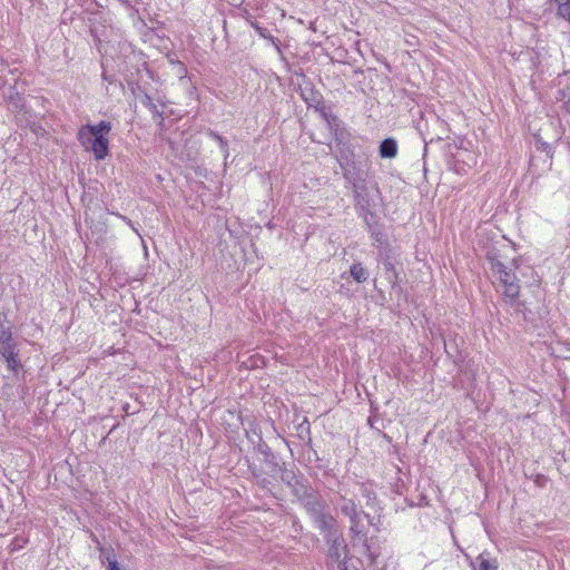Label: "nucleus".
<instances>
[{"instance_id": "nucleus-1", "label": "nucleus", "mask_w": 570, "mask_h": 570, "mask_svg": "<svg viewBox=\"0 0 570 570\" xmlns=\"http://www.w3.org/2000/svg\"><path fill=\"white\" fill-rule=\"evenodd\" d=\"M112 126L110 121L87 124L79 128L78 140L81 146L92 153L96 160H104L109 154V138Z\"/></svg>"}, {"instance_id": "nucleus-2", "label": "nucleus", "mask_w": 570, "mask_h": 570, "mask_svg": "<svg viewBox=\"0 0 570 570\" xmlns=\"http://www.w3.org/2000/svg\"><path fill=\"white\" fill-rule=\"evenodd\" d=\"M340 511L348 518L352 534H367L381 531L380 519L358 512L352 499L342 498L337 503Z\"/></svg>"}, {"instance_id": "nucleus-3", "label": "nucleus", "mask_w": 570, "mask_h": 570, "mask_svg": "<svg viewBox=\"0 0 570 570\" xmlns=\"http://www.w3.org/2000/svg\"><path fill=\"white\" fill-rule=\"evenodd\" d=\"M491 269L493 274L497 276L499 283L503 287V295L505 299L513 304L519 297L520 286L518 284V279L515 273L508 268L500 261L491 262Z\"/></svg>"}, {"instance_id": "nucleus-4", "label": "nucleus", "mask_w": 570, "mask_h": 570, "mask_svg": "<svg viewBox=\"0 0 570 570\" xmlns=\"http://www.w3.org/2000/svg\"><path fill=\"white\" fill-rule=\"evenodd\" d=\"M351 539L348 559L356 558L363 561V558H365L370 563H374L376 554L372 551L367 537H351Z\"/></svg>"}, {"instance_id": "nucleus-5", "label": "nucleus", "mask_w": 570, "mask_h": 570, "mask_svg": "<svg viewBox=\"0 0 570 570\" xmlns=\"http://www.w3.org/2000/svg\"><path fill=\"white\" fill-rule=\"evenodd\" d=\"M0 356L4 360L7 370L14 376L23 371V364L20 358L19 343L11 346L0 348Z\"/></svg>"}, {"instance_id": "nucleus-6", "label": "nucleus", "mask_w": 570, "mask_h": 570, "mask_svg": "<svg viewBox=\"0 0 570 570\" xmlns=\"http://www.w3.org/2000/svg\"><path fill=\"white\" fill-rule=\"evenodd\" d=\"M354 194L355 208L358 215L363 217L366 225L371 227V224L374 220V214L372 210L373 206L371 200L366 194H363L357 185H354Z\"/></svg>"}, {"instance_id": "nucleus-7", "label": "nucleus", "mask_w": 570, "mask_h": 570, "mask_svg": "<svg viewBox=\"0 0 570 570\" xmlns=\"http://www.w3.org/2000/svg\"><path fill=\"white\" fill-rule=\"evenodd\" d=\"M350 556V548L346 537H335L328 548L327 559L330 562L341 564L346 562Z\"/></svg>"}, {"instance_id": "nucleus-8", "label": "nucleus", "mask_w": 570, "mask_h": 570, "mask_svg": "<svg viewBox=\"0 0 570 570\" xmlns=\"http://www.w3.org/2000/svg\"><path fill=\"white\" fill-rule=\"evenodd\" d=\"M18 343L13 337L11 326L6 322L0 314V348L11 346Z\"/></svg>"}, {"instance_id": "nucleus-9", "label": "nucleus", "mask_w": 570, "mask_h": 570, "mask_svg": "<svg viewBox=\"0 0 570 570\" xmlns=\"http://www.w3.org/2000/svg\"><path fill=\"white\" fill-rule=\"evenodd\" d=\"M97 544L99 546V560L102 564L108 566L111 562H118V556L114 547L101 544L98 540Z\"/></svg>"}, {"instance_id": "nucleus-10", "label": "nucleus", "mask_w": 570, "mask_h": 570, "mask_svg": "<svg viewBox=\"0 0 570 570\" xmlns=\"http://www.w3.org/2000/svg\"><path fill=\"white\" fill-rule=\"evenodd\" d=\"M380 156L382 158H394L397 154V142L393 138H385L380 144Z\"/></svg>"}, {"instance_id": "nucleus-11", "label": "nucleus", "mask_w": 570, "mask_h": 570, "mask_svg": "<svg viewBox=\"0 0 570 570\" xmlns=\"http://www.w3.org/2000/svg\"><path fill=\"white\" fill-rule=\"evenodd\" d=\"M360 493L366 499V504L373 509L376 507V493L374 485L371 482L362 483L360 485Z\"/></svg>"}, {"instance_id": "nucleus-12", "label": "nucleus", "mask_w": 570, "mask_h": 570, "mask_svg": "<svg viewBox=\"0 0 570 570\" xmlns=\"http://www.w3.org/2000/svg\"><path fill=\"white\" fill-rule=\"evenodd\" d=\"M351 276L357 283H364L368 278V272L360 263H355L351 266Z\"/></svg>"}, {"instance_id": "nucleus-13", "label": "nucleus", "mask_w": 570, "mask_h": 570, "mask_svg": "<svg viewBox=\"0 0 570 570\" xmlns=\"http://www.w3.org/2000/svg\"><path fill=\"white\" fill-rule=\"evenodd\" d=\"M479 561V570H497L498 563L495 560H492L485 553H481L478 557Z\"/></svg>"}, {"instance_id": "nucleus-14", "label": "nucleus", "mask_w": 570, "mask_h": 570, "mask_svg": "<svg viewBox=\"0 0 570 570\" xmlns=\"http://www.w3.org/2000/svg\"><path fill=\"white\" fill-rule=\"evenodd\" d=\"M558 6V16L570 21V0L554 2Z\"/></svg>"}, {"instance_id": "nucleus-15", "label": "nucleus", "mask_w": 570, "mask_h": 570, "mask_svg": "<svg viewBox=\"0 0 570 570\" xmlns=\"http://www.w3.org/2000/svg\"><path fill=\"white\" fill-rule=\"evenodd\" d=\"M208 136L214 139L215 141L218 142L219 147H220V150L223 151V154L225 155V159L228 157V149H227V141L224 137H222L220 135H218L217 132L215 131H209L208 132Z\"/></svg>"}, {"instance_id": "nucleus-16", "label": "nucleus", "mask_w": 570, "mask_h": 570, "mask_svg": "<svg viewBox=\"0 0 570 570\" xmlns=\"http://www.w3.org/2000/svg\"><path fill=\"white\" fill-rule=\"evenodd\" d=\"M254 29L256 30V32H257L261 37L266 38V39H269V40L273 42V45L277 48V50H279V48H278V46H277V43H276V39H275L273 36L268 35V33H267V30H266L265 28H263V27H261V26H258V24H255V26H254Z\"/></svg>"}, {"instance_id": "nucleus-17", "label": "nucleus", "mask_w": 570, "mask_h": 570, "mask_svg": "<svg viewBox=\"0 0 570 570\" xmlns=\"http://www.w3.org/2000/svg\"><path fill=\"white\" fill-rule=\"evenodd\" d=\"M325 120L327 121L328 126L332 127L334 122L337 121V118L333 115H327L326 112L323 114Z\"/></svg>"}, {"instance_id": "nucleus-18", "label": "nucleus", "mask_w": 570, "mask_h": 570, "mask_svg": "<svg viewBox=\"0 0 570 570\" xmlns=\"http://www.w3.org/2000/svg\"><path fill=\"white\" fill-rule=\"evenodd\" d=\"M144 104L146 106H148L150 109H156V105L153 102V100L149 96H146Z\"/></svg>"}, {"instance_id": "nucleus-19", "label": "nucleus", "mask_w": 570, "mask_h": 570, "mask_svg": "<svg viewBox=\"0 0 570 570\" xmlns=\"http://www.w3.org/2000/svg\"><path fill=\"white\" fill-rule=\"evenodd\" d=\"M106 570H121V569H120L119 562H111V564L107 566Z\"/></svg>"}, {"instance_id": "nucleus-20", "label": "nucleus", "mask_w": 570, "mask_h": 570, "mask_svg": "<svg viewBox=\"0 0 570 570\" xmlns=\"http://www.w3.org/2000/svg\"><path fill=\"white\" fill-rule=\"evenodd\" d=\"M177 65H178V68H179L178 72H179V73H184V76H185V75H186V72H187V70H186V68L184 67V65H183V63H180V62H177Z\"/></svg>"}, {"instance_id": "nucleus-21", "label": "nucleus", "mask_w": 570, "mask_h": 570, "mask_svg": "<svg viewBox=\"0 0 570 570\" xmlns=\"http://www.w3.org/2000/svg\"><path fill=\"white\" fill-rule=\"evenodd\" d=\"M540 144V147L541 149L543 150H547L550 148L549 144L544 142V141H538Z\"/></svg>"}, {"instance_id": "nucleus-22", "label": "nucleus", "mask_w": 570, "mask_h": 570, "mask_svg": "<svg viewBox=\"0 0 570 570\" xmlns=\"http://www.w3.org/2000/svg\"><path fill=\"white\" fill-rule=\"evenodd\" d=\"M117 217L121 218L124 222H126L129 226H131V227H132V225H131V220H130V219H128L127 217H125V216H122V215H120V214H117Z\"/></svg>"}, {"instance_id": "nucleus-23", "label": "nucleus", "mask_w": 570, "mask_h": 570, "mask_svg": "<svg viewBox=\"0 0 570 570\" xmlns=\"http://www.w3.org/2000/svg\"><path fill=\"white\" fill-rule=\"evenodd\" d=\"M563 107H564L566 111L570 114V98L567 101H564Z\"/></svg>"}, {"instance_id": "nucleus-24", "label": "nucleus", "mask_w": 570, "mask_h": 570, "mask_svg": "<svg viewBox=\"0 0 570 570\" xmlns=\"http://www.w3.org/2000/svg\"><path fill=\"white\" fill-rule=\"evenodd\" d=\"M338 568H340V570H348L346 567V562L338 564Z\"/></svg>"}, {"instance_id": "nucleus-25", "label": "nucleus", "mask_w": 570, "mask_h": 570, "mask_svg": "<svg viewBox=\"0 0 570 570\" xmlns=\"http://www.w3.org/2000/svg\"><path fill=\"white\" fill-rule=\"evenodd\" d=\"M102 78L110 83L112 82V80L107 76L106 72L102 73Z\"/></svg>"}, {"instance_id": "nucleus-26", "label": "nucleus", "mask_w": 570, "mask_h": 570, "mask_svg": "<svg viewBox=\"0 0 570 570\" xmlns=\"http://www.w3.org/2000/svg\"><path fill=\"white\" fill-rule=\"evenodd\" d=\"M18 538H19L23 543H26V542H27V537L21 535V537H18Z\"/></svg>"}, {"instance_id": "nucleus-27", "label": "nucleus", "mask_w": 570, "mask_h": 570, "mask_svg": "<svg viewBox=\"0 0 570 570\" xmlns=\"http://www.w3.org/2000/svg\"><path fill=\"white\" fill-rule=\"evenodd\" d=\"M102 49L105 50V52H106V53L108 52V49H107V48H104V46L101 45V46H100V48H99V50H102Z\"/></svg>"}, {"instance_id": "nucleus-28", "label": "nucleus", "mask_w": 570, "mask_h": 570, "mask_svg": "<svg viewBox=\"0 0 570 570\" xmlns=\"http://www.w3.org/2000/svg\"><path fill=\"white\" fill-rule=\"evenodd\" d=\"M375 239H376L377 242H380V240H381V237H380V235H379V234H376Z\"/></svg>"}]
</instances>
